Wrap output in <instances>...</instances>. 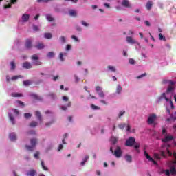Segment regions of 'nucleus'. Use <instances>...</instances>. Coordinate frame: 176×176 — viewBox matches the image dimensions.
I'll list each match as a JSON object with an SVG mask.
<instances>
[{
    "label": "nucleus",
    "instance_id": "0e129e2a",
    "mask_svg": "<svg viewBox=\"0 0 176 176\" xmlns=\"http://www.w3.org/2000/svg\"><path fill=\"white\" fill-rule=\"evenodd\" d=\"M169 86H174V85H175V82L173 81V80H169Z\"/></svg>",
    "mask_w": 176,
    "mask_h": 176
},
{
    "label": "nucleus",
    "instance_id": "72a5a7b5",
    "mask_svg": "<svg viewBox=\"0 0 176 176\" xmlns=\"http://www.w3.org/2000/svg\"><path fill=\"white\" fill-rule=\"evenodd\" d=\"M48 96H49V97H51V98H52V100H55V98H57V96H56V94H54V93H50Z\"/></svg>",
    "mask_w": 176,
    "mask_h": 176
},
{
    "label": "nucleus",
    "instance_id": "ddd939ff",
    "mask_svg": "<svg viewBox=\"0 0 176 176\" xmlns=\"http://www.w3.org/2000/svg\"><path fill=\"white\" fill-rule=\"evenodd\" d=\"M126 42L128 43H131V45H134L135 43H137V41L134 39H133V38L131 36H126Z\"/></svg>",
    "mask_w": 176,
    "mask_h": 176
},
{
    "label": "nucleus",
    "instance_id": "412c9836",
    "mask_svg": "<svg viewBox=\"0 0 176 176\" xmlns=\"http://www.w3.org/2000/svg\"><path fill=\"white\" fill-rule=\"evenodd\" d=\"M45 17L48 21H54V18H53L52 16V15L50 14H46Z\"/></svg>",
    "mask_w": 176,
    "mask_h": 176
},
{
    "label": "nucleus",
    "instance_id": "338daca9",
    "mask_svg": "<svg viewBox=\"0 0 176 176\" xmlns=\"http://www.w3.org/2000/svg\"><path fill=\"white\" fill-rule=\"evenodd\" d=\"M18 104H19V105H21V107H24V102L20 101V100H18L17 101Z\"/></svg>",
    "mask_w": 176,
    "mask_h": 176
},
{
    "label": "nucleus",
    "instance_id": "680f3d73",
    "mask_svg": "<svg viewBox=\"0 0 176 176\" xmlns=\"http://www.w3.org/2000/svg\"><path fill=\"white\" fill-rule=\"evenodd\" d=\"M135 149H137L138 152H140L138 149H140V144H138L134 146Z\"/></svg>",
    "mask_w": 176,
    "mask_h": 176
},
{
    "label": "nucleus",
    "instance_id": "6ab92c4d",
    "mask_svg": "<svg viewBox=\"0 0 176 176\" xmlns=\"http://www.w3.org/2000/svg\"><path fill=\"white\" fill-rule=\"evenodd\" d=\"M44 38H45V39H52V38H53V35L52 33H45Z\"/></svg>",
    "mask_w": 176,
    "mask_h": 176
},
{
    "label": "nucleus",
    "instance_id": "9d476101",
    "mask_svg": "<svg viewBox=\"0 0 176 176\" xmlns=\"http://www.w3.org/2000/svg\"><path fill=\"white\" fill-rule=\"evenodd\" d=\"M25 47L26 49H31V47H32V41L30 39H27Z\"/></svg>",
    "mask_w": 176,
    "mask_h": 176
},
{
    "label": "nucleus",
    "instance_id": "b1692460",
    "mask_svg": "<svg viewBox=\"0 0 176 176\" xmlns=\"http://www.w3.org/2000/svg\"><path fill=\"white\" fill-rule=\"evenodd\" d=\"M69 13L70 14V16H72L73 17H76V12L75 11V10H70L69 11Z\"/></svg>",
    "mask_w": 176,
    "mask_h": 176
},
{
    "label": "nucleus",
    "instance_id": "423d86ee",
    "mask_svg": "<svg viewBox=\"0 0 176 176\" xmlns=\"http://www.w3.org/2000/svg\"><path fill=\"white\" fill-rule=\"evenodd\" d=\"M96 90L99 97H101V98H104V97H105V94H104V91H102V88H101V87L96 86Z\"/></svg>",
    "mask_w": 176,
    "mask_h": 176
},
{
    "label": "nucleus",
    "instance_id": "4d7b16f0",
    "mask_svg": "<svg viewBox=\"0 0 176 176\" xmlns=\"http://www.w3.org/2000/svg\"><path fill=\"white\" fill-rule=\"evenodd\" d=\"M81 24H82V25H84V27H88V26H89V23L85 22V21H81Z\"/></svg>",
    "mask_w": 176,
    "mask_h": 176
},
{
    "label": "nucleus",
    "instance_id": "a18cd8bd",
    "mask_svg": "<svg viewBox=\"0 0 176 176\" xmlns=\"http://www.w3.org/2000/svg\"><path fill=\"white\" fill-rule=\"evenodd\" d=\"M63 57H64V54H63V52H60L59 54V58H60V61H64Z\"/></svg>",
    "mask_w": 176,
    "mask_h": 176
},
{
    "label": "nucleus",
    "instance_id": "f03ea898",
    "mask_svg": "<svg viewBox=\"0 0 176 176\" xmlns=\"http://www.w3.org/2000/svg\"><path fill=\"white\" fill-rule=\"evenodd\" d=\"M110 152H111V153H113L117 158L122 157V154L123 153L122 148L119 146H117L115 151H113V147H110Z\"/></svg>",
    "mask_w": 176,
    "mask_h": 176
},
{
    "label": "nucleus",
    "instance_id": "bb28decb",
    "mask_svg": "<svg viewBox=\"0 0 176 176\" xmlns=\"http://www.w3.org/2000/svg\"><path fill=\"white\" fill-rule=\"evenodd\" d=\"M71 107V102H68L67 106H62L61 109L63 111H67V108H69Z\"/></svg>",
    "mask_w": 176,
    "mask_h": 176
},
{
    "label": "nucleus",
    "instance_id": "09e8293b",
    "mask_svg": "<svg viewBox=\"0 0 176 176\" xmlns=\"http://www.w3.org/2000/svg\"><path fill=\"white\" fill-rule=\"evenodd\" d=\"M28 134H29L30 135H35V134H36V132H35V131H30L28 132Z\"/></svg>",
    "mask_w": 176,
    "mask_h": 176
},
{
    "label": "nucleus",
    "instance_id": "603ef678",
    "mask_svg": "<svg viewBox=\"0 0 176 176\" xmlns=\"http://www.w3.org/2000/svg\"><path fill=\"white\" fill-rule=\"evenodd\" d=\"M164 173H165L166 175L167 176H170L171 175L168 169H166L165 171L164 170Z\"/></svg>",
    "mask_w": 176,
    "mask_h": 176
},
{
    "label": "nucleus",
    "instance_id": "dca6fc26",
    "mask_svg": "<svg viewBox=\"0 0 176 176\" xmlns=\"http://www.w3.org/2000/svg\"><path fill=\"white\" fill-rule=\"evenodd\" d=\"M10 141H16L17 140V136L16 135V133H12L10 134Z\"/></svg>",
    "mask_w": 176,
    "mask_h": 176
},
{
    "label": "nucleus",
    "instance_id": "79ce46f5",
    "mask_svg": "<svg viewBox=\"0 0 176 176\" xmlns=\"http://www.w3.org/2000/svg\"><path fill=\"white\" fill-rule=\"evenodd\" d=\"M126 113L125 111H120L119 114H118V118L120 119L122 118V116H123V115Z\"/></svg>",
    "mask_w": 176,
    "mask_h": 176
},
{
    "label": "nucleus",
    "instance_id": "052dcab7",
    "mask_svg": "<svg viewBox=\"0 0 176 176\" xmlns=\"http://www.w3.org/2000/svg\"><path fill=\"white\" fill-rule=\"evenodd\" d=\"M162 134L163 135H167V130H166L164 128L162 129Z\"/></svg>",
    "mask_w": 176,
    "mask_h": 176
},
{
    "label": "nucleus",
    "instance_id": "ea45409f",
    "mask_svg": "<svg viewBox=\"0 0 176 176\" xmlns=\"http://www.w3.org/2000/svg\"><path fill=\"white\" fill-rule=\"evenodd\" d=\"M168 148H166L167 151V153L169 156H173V153H171V151H170V150H168V148H170V146H171L170 144L167 145Z\"/></svg>",
    "mask_w": 176,
    "mask_h": 176
},
{
    "label": "nucleus",
    "instance_id": "39448f33",
    "mask_svg": "<svg viewBox=\"0 0 176 176\" xmlns=\"http://www.w3.org/2000/svg\"><path fill=\"white\" fill-rule=\"evenodd\" d=\"M135 144V139L134 137H131L128 140H126L125 145L126 146H133Z\"/></svg>",
    "mask_w": 176,
    "mask_h": 176
},
{
    "label": "nucleus",
    "instance_id": "13d9d810",
    "mask_svg": "<svg viewBox=\"0 0 176 176\" xmlns=\"http://www.w3.org/2000/svg\"><path fill=\"white\" fill-rule=\"evenodd\" d=\"M146 73H144L137 77L138 79H141V78H144V76H146Z\"/></svg>",
    "mask_w": 176,
    "mask_h": 176
},
{
    "label": "nucleus",
    "instance_id": "49530a36",
    "mask_svg": "<svg viewBox=\"0 0 176 176\" xmlns=\"http://www.w3.org/2000/svg\"><path fill=\"white\" fill-rule=\"evenodd\" d=\"M154 157L155 159H157V160H160V155L157 154V153H155L154 154Z\"/></svg>",
    "mask_w": 176,
    "mask_h": 176
},
{
    "label": "nucleus",
    "instance_id": "4be33fe9",
    "mask_svg": "<svg viewBox=\"0 0 176 176\" xmlns=\"http://www.w3.org/2000/svg\"><path fill=\"white\" fill-rule=\"evenodd\" d=\"M31 97L34 98V100H38L39 101L42 100V98L41 96H38L36 94H32Z\"/></svg>",
    "mask_w": 176,
    "mask_h": 176
},
{
    "label": "nucleus",
    "instance_id": "9b49d317",
    "mask_svg": "<svg viewBox=\"0 0 176 176\" xmlns=\"http://www.w3.org/2000/svg\"><path fill=\"white\" fill-rule=\"evenodd\" d=\"M173 140H174V137H173L172 135H168L162 139V142H168L170 141H173Z\"/></svg>",
    "mask_w": 176,
    "mask_h": 176
},
{
    "label": "nucleus",
    "instance_id": "5701e85b",
    "mask_svg": "<svg viewBox=\"0 0 176 176\" xmlns=\"http://www.w3.org/2000/svg\"><path fill=\"white\" fill-rule=\"evenodd\" d=\"M170 174H172V175H175V174H176L175 166H171L170 168Z\"/></svg>",
    "mask_w": 176,
    "mask_h": 176
},
{
    "label": "nucleus",
    "instance_id": "1a4fd4ad",
    "mask_svg": "<svg viewBox=\"0 0 176 176\" xmlns=\"http://www.w3.org/2000/svg\"><path fill=\"white\" fill-rule=\"evenodd\" d=\"M122 6H124V8H128L129 9L131 8V4H130L129 0H122Z\"/></svg>",
    "mask_w": 176,
    "mask_h": 176
},
{
    "label": "nucleus",
    "instance_id": "864d4df0",
    "mask_svg": "<svg viewBox=\"0 0 176 176\" xmlns=\"http://www.w3.org/2000/svg\"><path fill=\"white\" fill-rule=\"evenodd\" d=\"M91 108H92V109H95V110L100 109V107L96 106L94 104H91Z\"/></svg>",
    "mask_w": 176,
    "mask_h": 176
},
{
    "label": "nucleus",
    "instance_id": "774afa93",
    "mask_svg": "<svg viewBox=\"0 0 176 176\" xmlns=\"http://www.w3.org/2000/svg\"><path fill=\"white\" fill-rule=\"evenodd\" d=\"M13 111L14 112V113L17 116L19 115V110L16 109H13Z\"/></svg>",
    "mask_w": 176,
    "mask_h": 176
},
{
    "label": "nucleus",
    "instance_id": "de8ad7c7",
    "mask_svg": "<svg viewBox=\"0 0 176 176\" xmlns=\"http://www.w3.org/2000/svg\"><path fill=\"white\" fill-rule=\"evenodd\" d=\"M34 157L35 159H39V151H36V153H34Z\"/></svg>",
    "mask_w": 176,
    "mask_h": 176
},
{
    "label": "nucleus",
    "instance_id": "f257e3e1",
    "mask_svg": "<svg viewBox=\"0 0 176 176\" xmlns=\"http://www.w3.org/2000/svg\"><path fill=\"white\" fill-rule=\"evenodd\" d=\"M30 144L31 146L26 145L25 148L27 151H29L30 152H33V151L35 149V146H36V144H38V140L35 138L31 139Z\"/></svg>",
    "mask_w": 176,
    "mask_h": 176
},
{
    "label": "nucleus",
    "instance_id": "58836bf2",
    "mask_svg": "<svg viewBox=\"0 0 176 176\" xmlns=\"http://www.w3.org/2000/svg\"><path fill=\"white\" fill-rule=\"evenodd\" d=\"M159 38L160 41H166V37H164L162 33L159 34Z\"/></svg>",
    "mask_w": 176,
    "mask_h": 176
},
{
    "label": "nucleus",
    "instance_id": "e2e57ef3",
    "mask_svg": "<svg viewBox=\"0 0 176 176\" xmlns=\"http://www.w3.org/2000/svg\"><path fill=\"white\" fill-rule=\"evenodd\" d=\"M50 1L52 0H37V2L41 3V2H50Z\"/></svg>",
    "mask_w": 176,
    "mask_h": 176
},
{
    "label": "nucleus",
    "instance_id": "6e6d98bb",
    "mask_svg": "<svg viewBox=\"0 0 176 176\" xmlns=\"http://www.w3.org/2000/svg\"><path fill=\"white\" fill-rule=\"evenodd\" d=\"M10 8H12V4L10 3L4 6V9H10Z\"/></svg>",
    "mask_w": 176,
    "mask_h": 176
},
{
    "label": "nucleus",
    "instance_id": "2f4dec72",
    "mask_svg": "<svg viewBox=\"0 0 176 176\" xmlns=\"http://www.w3.org/2000/svg\"><path fill=\"white\" fill-rule=\"evenodd\" d=\"M111 142H112L113 145H115L116 144V142H118V138H116L115 137H111Z\"/></svg>",
    "mask_w": 176,
    "mask_h": 176
},
{
    "label": "nucleus",
    "instance_id": "a211bd4d",
    "mask_svg": "<svg viewBox=\"0 0 176 176\" xmlns=\"http://www.w3.org/2000/svg\"><path fill=\"white\" fill-rule=\"evenodd\" d=\"M34 47L38 50L43 49L45 47V45H43L42 43H38L36 45L34 46Z\"/></svg>",
    "mask_w": 176,
    "mask_h": 176
},
{
    "label": "nucleus",
    "instance_id": "0eeeda50",
    "mask_svg": "<svg viewBox=\"0 0 176 176\" xmlns=\"http://www.w3.org/2000/svg\"><path fill=\"white\" fill-rule=\"evenodd\" d=\"M144 156L146 159L148 160V162H152V163H153V164H155V165L157 164V162H156V161H155L153 158L151 157V156L146 151H144Z\"/></svg>",
    "mask_w": 176,
    "mask_h": 176
},
{
    "label": "nucleus",
    "instance_id": "cd10ccee",
    "mask_svg": "<svg viewBox=\"0 0 176 176\" xmlns=\"http://www.w3.org/2000/svg\"><path fill=\"white\" fill-rule=\"evenodd\" d=\"M122 90H123V88H122V86L120 85H118V86H117V93H118V94H120L122 93Z\"/></svg>",
    "mask_w": 176,
    "mask_h": 176
},
{
    "label": "nucleus",
    "instance_id": "f8f14e48",
    "mask_svg": "<svg viewBox=\"0 0 176 176\" xmlns=\"http://www.w3.org/2000/svg\"><path fill=\"white\" fill-rule=\"evenodd\" d=\"M21 19H22L23 23H27V21L30 20V15L28 14H23L22 15Z\"/></svg>",
    "mask_w": 176,
    "mask_h": 176
},
{
    "label": "nucleus",
    "instance_id": "20e7f679",
    "mask_svg": "<svg viewBox=\"0 0 176 176\" xmlns=\"http://www.w3.org/2000/svg\"><path fill=\"white\" fill-rule=\"evenodd\" d=\"M157 118L156 114H151L147 120L148 124H153L154 126H156V122H155V121L156 120Z\"/></svg>",
    "mask_w": 176,
    "mask_h": 176
},
{
    "label": "nucleus",
    "instance_id": "a878e982",
    "mask_svg": "<svg viewBox=\"0 0 176 176\" xmlns=\"http://www.w3.org/2000/svg\"><path fill=\"white\" fill-rule=\"evenodd\" d=\"M29 126L30 127H36V126H38V122L36 121H32Z\"/></svg>",
    "mask_w": 176,
    "mask_h": 176
},
{
    "label": "nucleus",
    "instance_id": "e433bc0d",
    "mask_svg": "<svg viewBox=\"0 0 176 176\" xmlns=\"http://www.w3.org/2000/svg\"><path fill=\"white\" fill-rule=\"evenodd\" d=\"M23 85L24 86H30V85H31V80H28L23 81Z\"/></svg>",
    "mask_w": 176,
    "mask_h": 176
},
{
    "label": "nucleus",
    "instance_id": "393cba45",
    "mask_svg": "<svg viewBox=\"0 0 176 176\" xmlns=\"http://www.w3.org/2000/svg\"><path fill=\"white\" fill-rule=\"evenodd\" d=\"M9 118L10 122H12V124H15L16 122L14 121V117H13V115L12 113H9Z\"/></svg>",
    "mask_w": 176,
    "mask_h": 176
},
{
    "label": "nucleus",
    "instance_id": "c85d7f7f",
    "mask_svg": "<svg viewBox=\"0 0 176 176\" xmlns=\"http://www.w3.org/2000/svg\"><path fill=\"white\" fill-rule=\"evenodd\" d=\"M20 78H23V76H21V75L13 76L11 78V80H17V79H20Z\"/></svg>",
    "mask_w": 176,
    "mask_h": 176
},
{
    "label": "nucleus",
    "instance_id": "f3484780",
    "mask_svg": "<svg viewBox=\"0 0 176 176\" xmlns=\"http://www.w3.org/2000/svg\"><path fill=\"white\" fill-rule=\"evenodd\" d=\"M125 160L128 162V163H131L133 162V157L130 155H125Z\"/></svg>",
    "mask_w": 176,
    "mask_h": 176
},
{
    "label": "nucleus",
    "instance_id": "a19ab883",
    "mask_svg": "<svg viewBox=\"0 0 176 176\" xmlns=\"http://www.w3.org/2000/svg\"><path fill=\"white\" fill-rule=\"evenodd\" d=\"M32 60H39V57H38V55L36 54H34L31 57Z\"/></svg>",
    "mask_w": 176,
    "mask_h": 176
},
{
    "label": "nucleus",
    "instance_id": "aec40b11",
    "mask_svg": "<svg viewBox=\"0 0 176 176\" xmlns=\"http://www.w3.org/2000/svg\"><path fill=\"white\" fill-rule=\"evenodd\" d=\"M153 5V4L152 3V1L147 2V3L146 4V8L147 10H151V9H152Z\"/></svg>",
    "mask_w": 176,
    "mask_h": 176
},
{
    "label": "nucleus",
    "instance_id": "c9c22d12",
    "mask_svg": "<svg viewBox=\"0 0 176 176\" xmlns=\"http://www.w3.org/2000/svg\"><path fill=\"white\" fill-rule=\"evenodd\" d=\"M47 56L49 57L50 58L54 57V52H48V54H47Z\"/></svg>",
    "mask_w": 176,
    "mask_h": 176
},
{
    "label": "nucleus",
    "instance_id": "7ed1b4c3",
    "mask_svg": "<svg viewBox=\"0 0 176 176\" xmlns=\"http://www.w3.org/2000/svg\"><path fill=\"white\" fill-rule=\"evenodd\" d=\"M162 100H166V101L170 102V108L172 109H174L175 107H174V104L173 103V100L168 99V98H167V96H166V94L163 93L161 96L158 98V102H160V101H162Z\"/></svg>",
    "mask_w": 176,
    "mask_h": 176
},
{
    "label": "nucleus",
    "instance_id": "c03bdc74",
    "mask_svg": "<svg viewBox=\"0 0 176 176\" xmlns=\"http://www.w3.org/2000/svg\"><path fill=\"white\" fill-rule=\"evenodd\" d=\"M108 69H110V71H112L113 72H115V71H116V69L113 66H108Z\"/></svg>",
    "mask_w": 176,
    "mask_h": 176
},
{
    "label": "nucleus",
    "instance_id": "6e6552de",
    "mask_svg": "<svg viewBox=\"0 0 176 176\" xmlns=\"http://www.w3.org/2000/svg\"><path fill=\"white\" fill-rule=\"evenodd\" d=\"M36 174H38V172L34 168L29 170L26 173L27 176H35V175H36Z\"/></svg>",
    "mask_w": 176,
    "mask_h": 176
},
{
    "label": "nucleus",
    "instance_id": "2eb2a0df",
    "mask_svg": "<svg viewBox=\"0 0 176 176\" xmlns=\"http://www.w3.org/2000/svg\"><path fill=\"white\" fill-rule=\"evenodd\" d=\"M23 67L26 69H30V68H32V65L30 62H25L23 63Z\"/></svg>",
    "mask_w": 176,
    "mask_h": 176
},
{
    "label": "nucleus",
    "instance_id": "7c9ffc66",
    "mask_svg": "<svg viewBox=\"0 0 176 176\" xmlns=\"http://www.w3.org/2000/svg\"><path fill=\"white\" fill-rule=\"evenodd\" d=\"M10 65H11V71H14V69H16V63H14V61H12L10 63Z\"/></svg>",
    "mask_w": 176,
    "mask_h": 176
},
{
    "label": "nucleus",
    "instance_id": "69168bd1",
    "mask_svg": "<svg viewBox=\"0 0 176 176\" xmlns=\"http://www.w3.org/2000/svg\"><path fill=\"white\" fill-rule=\"evenodd\" d=\"M63 148H64V146L63 144H60L58 148V151H61V149H63Z\"/></svg>",
    "mask_w": 176,
    "mask_h": 176
},
{
    "label": "nucleus",
    "instance_id": "8fccbe9b",
    "mask_svg": "<svg viewBox=\"0 0 176 176\" xmlns=\"http://www.w3.org/2000/svg\"><path fill=\"white\" fill-rule=\"evenodd\" d=\"M129 64H131L132 65H134L135 64V60L133 58L129 59Z\"/></svg>",
    "mask_w": 176,
    "mask_h": 176
},
{
    "label": "nucleus",
    "instance_id": "37998d69",
    "mask_svg": "<svg viewBox=\"0 0 176 176\" xmlns=\"http://www.w3.org/2000/svg\"><path fill=\"white\" fill-rule=\"evenodd\" d=\"M24 116L25 118V119H30V118H31V116H32V115L31 113H25Z\"/></svg>",
    "mask_w": 176,
    "mask_h": 176
},
{
    "label": "nucleus",
    "instance_id": "473e14b6",
    "mask_svg": "<svg viewBox=\"0 0 176 176\" xmlns=\"http://www.w3.org/2000/svg\"><path fill=\"white\" fill-rule=\"evenodd\" d=\"M174 90V86L169 85L166 90V93H171Z\"/></svg>",
    "mask_w": 176,
    "mask_h": 176
},
{
    "label": "nucleus",
    "instance_id": "bf43d9fd",
    "mask_svg": "<svg viewBox=\"0 0 176 176\" xmlns=\"http://www.w3.org/2000/svg\"><path fill=\"white\" fill-rule=\"evenodd\" d=\"M34 31H39V28L35 25H33Z\"/></svg>",
    "mask_w": 176,
    "mask_h": 176
},
{
    "label": "nucleus",
    "instance_id": "4468645a",
    "mask_svg": "<svg viewBox=\"0 0 176 176\" xmlns=\"http://www.w3.org/2000/svg\"><path fill=\"white\" fill-rule=\"evenodd\" d=\"M36 118H37L38 120L42 123L43 119H42V115L41 114V112L38 111H35Z\"/></svg>",
    "mask_w": 176,
    "mask_h": 176
},
{
    "label": "nucleus",
    "instance_id": "c756f323",
    "mask_svg": "<svg viewBox=\"0 0 176 176\" xmlns=\"http://www.w3.org/2000/svg\"><path fill=\"white\" fill-rule=\"evenodd\" d=\"M23 95L21 94L13 92L11 94V97H21Z\"/></svg>",
    "mask_w": 176,
    "mask_h": 176
},
{
    "label": "nucleus",
    "instance_id": "f704fd0d",
    "mask_svg": "<svg viewBox=\"0 0 176 176\" xmlns=\"http://www.w3.org/2000/svg\"><path fill=\"white\" fill-rule=\"evenodd\" d=\"M126 126H127V124H120L118 125V127L120 129V130H123Z\"/></svg>",
    "mask_w": 176,
    "mask_h": 176
},
{
    "label": "nucleus",
    "instance_id": "3c124183",
    "mask_svg": "<svg viewBox=\"0 0 176 176\" xmlns=\"http://www.w3.org/2000/svg\"><path fill=\"white\" fill-rule=\"evenodd\" d=\"M60 42H62V43H65V42H66L65 37L60 36Z\"/></svg>",
    "mask_w": 176,
    "mask_h": 176
},
{
    "label": "nucleus",
    "instance_id": "4c0bfd02",
    "mask_svg": "<svg viewBox=\"0 0 176 176\" xmlns=\"http://www.w3.org/2000/svg\"><path fill=\"white\" fill-rule=\"evenodd\" d=\"M41 166L45 171H47V167L45 166V162L43 161H41Z\"/></svg>",
    "mask_w": 176,
    "mask_h": 176
},
{
    "label": "nucleus",
    "instance_id": "5fc2aeb1",
    "mask_svg": "<svg viewBox=\"0 0 176 176\" xmlns=\"http://www.w3.org/2000/svg\"><path fill=\"white\" fill-rule=\"evenodd\" d=\"M34 65H42V62L41 61H36L33 63Z\"/></svg>",
    "mask_w": 176,
    "mask_h": 176
}]
</instances>
